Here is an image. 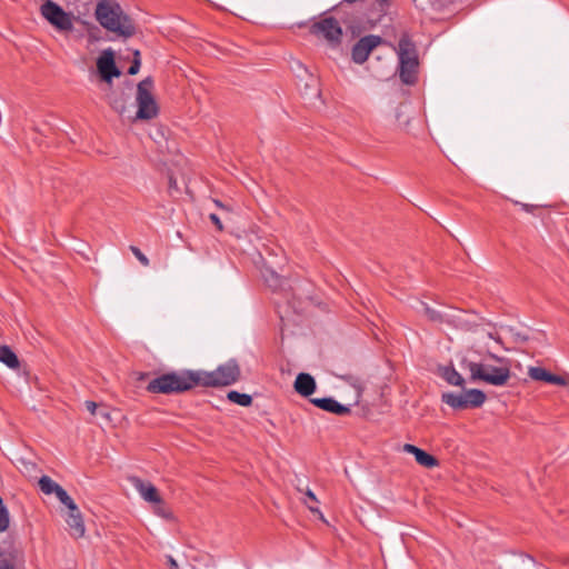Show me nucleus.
I'll return each instance as SVG.
<instances>
[{
  "instance_id": "6e6552de",
  "label": "nucleus",
  "mask_w": 569,
  "mask_h": 569,
  "mask_svg": "<svg viewBox=\"0 0 569 569\" xmlns=\"http://www.w3.org/2000/svg\"><path fill=\"white\" fill-rule=\"evenodd\" d=\"M42 17L60 32H70L73 29V16L66 12L52 0H47L41 6Z\"/></svg>"
},
{
  "instance_id": "f257e3e1",
  "label": "nucleus",
  "mask_w": 569,
  "mask_h": 569,
  "mask_svg": "<svg viewBox=\"0 0 569 569\" xmlns=\"http://www.w3.org/2000/svg\"><path fill=\"white\" fill-rule=\"evenodd\" d=\"M466 368L471 380H481L488 385L501 387L510 379V361L495 355H488L481 362L469 361Z\"/></svg>"
},
{
  "instance_id": "4c0bfd02",
  "label": "nucleus",
  "mask_w": 569,
  "mask_h": 569,
  "mask_svg": "<svg viewBox=\"0 0 569 569\" xmlns=\"http://www.w3.org/2000/svg\"><path fill=\"white\" fill-rule=\"evenodd\" d=\"M98 415L107 421L110 420V413L108 411H98Z\"/></svg>"
},
{
  "instance_id": "a878e982",
  "label": "nucleus",
  "mask_w": 569,
  "mask_h": 569,
  "mask_svg": "<svg viewBox=\"0 0 569 569\" xmlns=\"http://www.w3.org/2000/svg\"><path fill=\"white\" fill-rule=\"evenodd\" d=\"M421 307H422L423 313L428 317V319H430L431 321H435V322H443L445 313H441V312L430 308L428 305H426L423 302H421Z\"/></svg>"
},
{
  "instance_id": "dca6fc26",
  "label": "nucleus",
  "mask_w": 569,
  "mask_h": 569,
  "mask_svg": "<svg viewBox=\"0 0 569 569\" xmlns=\"http://www.w3.org/2000/svg\"><path fill=\"white\" fill-rule=\"evenodd\" d=\"M311 403L325 411L332 412L338 416H343L350 412L348 407L339 403L333 398H313L311 399Z\"/></svg>"
},
{
  "instance_id": "37998d69",
  "label": "nucleus",
  "mask_w": 569,
  "mask_h": 569,
  "mask_svg": "<svg viewBox=\"0 0 569 569\" xmlns=\"http://www.w3.org/2000/svg\"><path fill=\"white\" fill-rule=\"evenodd\" d=\"M412 2H413L417 7H419V4H418V0H412Z\"/></svg>"
},
{
  "instance_id": "7ed1b4c3",
  "label": "nucleus",
  "mask_w": 569,
  "mask_h": 569,
  "mask_svg": "<svg viewBox=\"0 0 569 569\" xmlns=\"http://www.w3.org/2000/svg\"><path fill=\"white\" fill-rule=\"evenodd\" d=\"M197 386L196 371H172L149 381L147 391L151 393H180Z\"/></svg>"
},
{
  "instance_id": "5701e85b",
  "label": "nucleus",
  "mask_w": 569,
  "mask_h": 569,
  "mask_svg": "<svg viewBox=\"0 0 569 569\" xmlns=\"http://www.w3.org/2000/svg\"><path fill=\"white\" fill-rule=\"evenodd\" d=\"M227 398L231 401V402H234L239 406H242V407H248L251 405L252 402V398L250 395H247V393H240L238 391H230L228 392L227 395Z\"/></svg>"
},
{
  "instance_id": "e433bc0d",
  "label": "nucleus",
  "mask_w": 569,
  "mask_h": 569,
  "mask_svg": "<svg viewBox=\"0 0 569 569\" xmlns=\"http://www.w3.org/2000/svg\"><path fill=\"white\" fill-rule=\"evenodd\" d=\"M168 562L170 569H179L177 561L173 559V557L168 556Z\"/></svg>"
},
{
  "instance_id": "1a4fd4ad",
  "label": "nucleus",
  "mask_w": 569,
  "mask_h": 569,
  "mask_svg": "<svg viewBox=\"0 0 569 569\" xmlns=\"http://www.w3.org/2000/svg\"><path fill=\"white\" fill-rule=\"evenodd\" d=\"M441 400L453 409L478 408L486 401V395L479 389L465 390L461 393L445 392Z\"/></svg>"
},
{
  "instance_id": "9d476101",
  "label": "nucleus",
  "mask_w": 569,
  "mask_h": 569,
  "mask_svg": "<svg viewBox=\"0 0 569 569\" xmlns=\"http://www.w3.org/2000/svg\"><path fill=\"white\" fill-rule=\"evenodd\" d=\"M61 503L68 509L66 522L68 525L70 536L76 539L82 538L86 533V526L78 506L70 496H68L66 500L61 501Z\"/></svg>"
},
{
  "instance_id": "4be33fe9",
  "label": "nucleus",
  "mask_w": 569,
  "mask_h": 569,
  "mask_svg": "<svg viewBox=\"0 0 569 569\" xmlns=\"http://www.w3.org/2000/svg\"><path fill=\"white\" fill-rule=\"evenodd\" d=\"M0 361L6 363L9 368L16 369L19 367V360L16 353L7 346L0 348Z\"/></svg>"
},
{
  "instance_id": "f704fd0d",
  "label": "nucleus",
  "mask_w": 569,
  "mask_h": 569,
  "mask_svg": "<svg viewBox=\"0 0 569 569\" xmlns=\"http://www.w3.org/2000/svg\"><path fill=\"white\" fill-rule=\"evenodd\" d=\"M516 203L519 204L521 207V209L525 210L526 212H532V210L535 209V206H532V204L520 203V202H516Z\"/></svg>"
},
{
  "instance_id": "c9c22d12",
  "label": "nucleus",
  "mask_w": 569,
  "mask_h": 569,
  "mask_svg": "<svg viewBox=\"0 0 569 569\" xmlns=\"http://www.w3.org/2000/svg\"><path fill=\"white\" fill-rule=\"evenodd\" d=\"M0 569H14L13 566L6 559L0 560Z\"/></svg>"
},
{
  "instance_id": "7c9ffc66",
  "label": "nucleus",
  "mask_w": 569,
  "mask_h": 569,
  "mask_svg": "<svg viewBox=\"0 0 569 569\" xmlns=\"http://www.w3.org/2000/svg\"><path fill=\"white\" fill-rule=\"evenodd\" d=\"M140 53L138 50L134 51V59H133V62L132 64L130 66L129 70H128V73L129 74H136L139 72V69H140Z\"/></svg>"
},
{
  "instance_id": "b1692460",
  "label": "nucleus",
  "mask_w": 569,
  "mask_h": 569,
  "mask_svg": "<svg viewBox=\"0 0 569 569\" xmlns=\"http://www.w3.org/2000/svg\"><path fill=\"white\" fill-rule=\"evenodd\" d=\"M318 499L316 497V495L310 490V489H307L306 491V498L303 499V503L307 506V508L313 512V513H319L321 518H323V516L321 515L319 508H318Z\"/></svg>"
},
{
  "instance_id": "f3484780",
  "label": "nucleus",
  "mask_w": 569,
  "mask_h": 569,
  "mask_svg": "<svg viewBox=\"0 0 569 569\" xmlns=\"http://www.w3.org/2000/svg\"><path fill=\"white\" fill-rule=\"evenodd\" d=\"M38 483H39L40 490L44 495H52V493H54L60 502L66 500L67 497L69 496L68 492L59 483L53 481L48 476H42L39 479Z\"/></svg>"
},
{
  "instance_id": "aec40b11",
  "label": "nucleus",
  "mask_w": 569,
  "mask_h": 569,
  "mask_svg": "<svg viewBox=\"0 0 569 569\" xmlns=\"http://www.w3.org/2000/svg\"><path fill=\"white\" fill-rule=\"evenodd\" d=\"M109 103L120 117L131 119V110L127 107V98L123 94L110 98Z\"/></svg>"
},
{
  "instance_id": "2f4dec72",
  "label": "nucleus",
  "mask_w": 569,
  "mask_h": 569,
  "mask_svg": "<svg viewBox=\"0 0 569 569\" xmlns=\"http://www.w3.org/2000/svg\"><path fill=\"white\" fill-rule=\"evenodd\" d=\"M298 66H299V68L303 69L305 73H307L308 79L310 80V83L309 82L306 83V88L308 89V88L312 87L315 89V94L319 96L320 93H319V90L317 89V79L312 74H309L308 71L300 63H298Z\"/></svg>"
},
{
  "instance_id": "393cba45",
  "label": "nucleus",
  "mask_w": 569,
  "mask_h": 569,
  "mask_svg": "<svg viewBox=\"0 0 569 569\" xmlns=\"http://www.w3.org/2000/svg\"><path fill=\"white\" fill-rule=\"evenodd\" d=\"M263 278L268 286L271 287L272 289H278L282 284L281 278L273 270L266 269V271L263 272Z\"/></svg>"
},
{
  "instance_id": "423d86ee",
  "label": "nucleus",
  "mask_w": 569,
  "mask_h": 569,
  "mask_svg": "<svg viewBox=\"0 0 569 569\" xmlns=\"http://www.w3.org/2000/svg\"><path fill=\"white\" fill-rule=\"evenodd\" d=\"M153 82L147 78L138 83L136 102L138 110L132 113L130 121L151 120L158 114V106L152 94Z\"/></svg>"
},
{
  "instance_id": "c756f323",
  "label": "nucleus",
  "mask_w": 569,
  "mask_h": 569,
  "mask_svg": "<svg viewBox=\"0 0 569 569\" xmlns=\"http://www.w3.org/2000/svg\"><path fill=\"white\" fill-rule=\"evenodd\" d=\"M130 250L133 253V256L140 261V263L142 266H144V267L149 266V259L139 248L131 246Z\"/></svg>"
},
{
  "instance_id": "473e14b6",
  "label": "nucleus",
  "mask_w": 569,
  "mask_h": 569,
  "mask_svg": "<svg viewBox=\"0 0 569 569\" xmlns=\"http://www.w3.org/2000/svg\"><path fill=\"white\" fill-rule=\"evenodd\" d=\"M84 406L92 416L98 415V405L94 401H86Z\"/></svg>"
},
{
  "instance_id": "f8f14e48",
  "label": "nucleus",
  "mask_w": 569,
  "mask_h": 569,
  "mask_svg": "<svg viewBox=\"0 0 569 569\" xmlns=\"http://www.w3.org/2000/svg\"><path fill=\"white\" fill-rule=\"evenodd\" d=\"M97 68L102 80L110 82L113 77H119L120 71L116 67L114 56L111 49L104 50L97 60Z\"/></svg>"
},
{
  "instance_id": "79ce46f5",
  "label": "nucleus",
  "mask_w": 569,
  "mask_h": 569,
  "mask_svg": "<svg viewBox=\"0 0 569 569\" xmlns=\"http://www.w3.org/2000/svg\"><path fill=\"white\" fill-rule=\"evenodd\" d=\"M216 204L223 208V206L219 201H216Z\"/></svg>"
},
{
  "instance_id": "412c9836",
  "label": "nucleus",
  "mask_w": 569,
  "mask_h": 569,
  "mask_svg": "<svg viewBox=\"0 0 569 569\" xmlns=\"http://www.w3.org/2000/svg\"><path fill=\"white\" fill-rule=\"evenodd\" d=\"M465 313L460 310H453L452 312L445 313L443 322L450 323L459 329H469L470 323L463 318Z\"/></svg>"
},
{
  "instance_id": "f03ea898",
  "label": "nucleus",
  "mask_w": 569,
  "mask_h": 569,
  "mask_svg": "<svg viewBox=\"0 0 569 569\" xmlns=\"http://www.w3.org/2000/svg\"><path fill=\"white\" fill-rule=\"evenodd\" d=\"M96 19L108 31L129 38L134 33L131 19L124 14L120 4L112 0H101L96 7Z\"/></svg>"
},
{
  "instance_id": "20e7f679",
  "label": "nucleus",
  "mask_w": 569,
  "mask_h": 569,
  "mask_svg": "<svg viewBox=\"0 0 569 569\" xmlns=\"http://www.w3.org/2000/svg\"><path fill=\"white\" fill-rule=\"evenodd\" d=\"M240 376V368L234 360L219 366L213 371H196L197 386L219 387L234 383Z\"/></svg>"
},
{
  "instance_id": "6ab92c4d",
  "label": "nucleus",
  "mask_w": 569,
  "mask_h": 569,
  "mask_svg": "<svg viewBox=\"0 0 569 569\" xmlns=\"http://www.w3.org/2000/svg\"><path fill=\"white\" fill-rule=\"evenodd\" d=\"M437 373L451 386L462 387L465 383L462 376L452 366H439Z\"/></svg>"
},
{
  "instance_id": "9b49d317",
  "label": "nucleus",
  "mask_w": 569,
  "mask_h": 569,
  "mask_svg": "<svg viewBox=\"0 0 569 569\" xmlns=\"http://www.w3.org/2000/svg\"><path fill=\"white\" fill-rule=\"evenodd\" d=\"M382 43V39L379 36L369 34L360 38L351 50V59L357 64L365 63L370 53Z\"/></svg>"
},
{
  "instance_id": "58836bf2",
  "label": "nucleus",
  "mask_w": 569,
  "mask_h": 569,
  "mask_svg": "<svg viewBox=\"0 0 569 569\" xmlns=\"http://www.w3.org/2000/svg\"><path fill=\"white\" fill-rule=\"evenodd\" d=\"M388 1L389 0H377V2L381 6V7H385L388 4Z\"/></svg>"
},
{
  "instance_id": "39448f33",
  "label": "nucleus",
  "mask_w": 569,
  "mask_h": 569,
  "mask_svg": "<svg viewBox=\"0 0 569 569\" xmlns=\"http://www.w3.org/2000/svg\"><path fill=\"white\" fill-rule=\"evenodd\" d=\"M399 58V77L406 84L415 83L417 79L418 57L415 44L407 34H403L397 49Z\"/></svg>"
},
{
  "instance_id": "a211bd4d",
  "label": "nucleus",
  "mask_w": 569,
  "mask_h": 569,
  "mask_svg": "<svg viewBox=\"0 0 569 569\" xmlns=\"http://www.w3.org/2000/svg\"><path fill=\"white\" fill-rule=\"evenodd\" d=\"M295 390L302 397L311 396L316 390V381L309 373L301 372L295 381Z\"/></svg>"
},
{
  "instance_id": "bb28decb",
  "label": "nucleus",
  "mask_w": 569,
  "mask_h": 569,
  "mask_svg": "<svg viewBox=\"0 0 569 569\" xmlns=\"http://www.w3.org/2000/svg\"><path fill=\"white\" fill-rule=\"evenodd\" d=\"M153 512L163 518V519H172V513L171 511L164 506L162 499L160 498V502H153Z\"/></svg>"
},
{
  "instance_id": "ddd939ff",
  "label": "nucleus",
  "mask_w": 569,
  "mask_h": 569,
  "mask_svg": "<svg viewBox=\"0 0 569 569\" xmlns=\"http://www.w3.org/2000/svg\"><path fill=\"white\" fill-rule=\"evenodd\" d=\"M130 482L144 501L149 503L160 502L161 497L151 482L143 481L138 477H131Z\"/></svg>"
},
{
  "instance_id": "a19ab883",
  "label": "nucleus",
  "mask_w": 569,
  "mask_h": 569,
  "mask_svg": "<svg viewBox=\"0 0 569 569\" xmlns=\"http://www.w3.org/2000/svg\"><path fill=\"white\" fill-rule=\"evenodd\" d=\"M170 186H171V187H176V182H174V181H172V180H170Z\"/></svg>"
},
{
  "instance_id": "cd10ccee",
  "label": "nucleus",
  "mask_w": 569,
  "mask_h": 569,
  "mask_svg": "<svg viewBox=\"0 0 569 569\" xmlns=\"http://www.w3.org/2000/svg\"><path fill=\"white\" fill-rule=\"evenodd\" d=\"M462 0H430V7L436 11H441L455 3L461 2Z\"/></svg>"
},
{
  "instance_id": "72a5a7b5",
  "label": "nucleus",
  "mask_w": 569,
  "mask_h": 569,
  "mask_svg": "<svg viewBox=\"0 0 569 569\" xmlns=\"http://www.w3.org/2000/svg\"><path fill=\"white\" fill-rule=\"evenodd\" d=\"M209 219L212 221V223L217 227V229H218L219 231H221V230L223 229V226H222V223H221V220H220V218H219L216 213H211V214L209 216Z\"/></svg>"
},
{
  "instance_id": "2eb2a0df",
  "label": "nucleus",
  "mask_w": 569,
  "mask_h": 569,
  "mask_svg": "<svg viewBox=\"0 0 569 569\" xmlns=\"http://www.w3.org/2000/svg\"><path fill=\"white\" fill-rule=\"evenodd\" d=\"M402 451L413 455L416 458V461L422 467L433 468V467L438 466V460L433 456L429 455L425 450H422L413 445H410V443L403 445Z\"/></svg>"
},
{
  "instance_id": "4468645a",
  "label": "nucleus",
  "mask_w": 569,
  "mask_h": 569,
  "mask_svg": "<svg viewBox=\"0 0 569 569\" xmlns=\"http://www.w3.org/2000/svg\"><path fill=\"white\" fill-rule=\"evenodd\" d=\"M528 376L532 380L543 381V382L557 385V386H567L569 383L568 378L558 376V375H553V373L547 371L542 367H529Z\"/></svg>"
},
{
  "instance_id": "0eeeda50",
  "label": "nucleus",
  "mask_w": 569,
  "mask_h": 569,
  "mask_svg": "<svg viewBox=\"0 0 569 569\" xmlns=\"http://www.w3.org/2000/svg\"><path fill=\"white\" fill-rule=\"evenodd\" d=\"M310 32L315 37L323 39L332 49L340 47L343 36L340 22L333 17H323L315 21L310 26Z\"/></svg>"
},
{
  "instance_id": "ea45409f",
  "label": "nucleus",
  "mask_w": 569,
  "mask_h": 569,
  "mask_svg": "<svg viewBox=\"0 0 569 569\" xmlns=\"http://www.w3.org/2000/svg\"><path fill=\"white\" fill-rule=\"evenodd\" d=\"M488 336H489V338L495 339L496 341H499V338L495 337V335L489 333Z\"/></svg>"
},
{
  "instance_id": "c85d7f7f",
  "label": "nucleus",
  "mask_w": 569,
  "mask_h": 569,
  "mask_svg": "<svg viewBox=\"0 0 569 569\" xmlns=\"http://www.w3.org/2000/svg\"><path fill=\"white\" fill-rule=\"evenodd\" d=\"M9 527V516L2 499L0 498V532L6 531Z\"/></svg>"
}]
</instances>
